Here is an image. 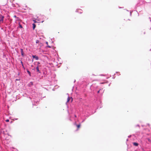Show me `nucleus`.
I'll return each instance as SVG.
<instances>
[{"mask_svg": "<svg viewBox=\"0 0 151 151\" xmlns=\"http://www.w3.org/2000/svg\"><path fill=\"white\" fill-rule=\"evenodd\" d=\"M34 22H36L35 20H34Z\"/></svg>", "mask_w": 151, "mask_h": 151, "instance_id": "obj_17", "label": "nucleus"}, {"mask_svg": "<svg viewBox=\"0 0 151 151\" xmlns=\"http://www.w3.org/2000/svg\"><path fill=\"white\" fill-rule=\"evenodd\" d=\"M6 122H9V120L8 119H7L5 121Z\"/></svg>", "mask_w": 151, "mask_h": 151, "instance_id": "obj_12", "label": "nucleus"}, {"mask_svg": "<svg viewBox=\"0 0 151 151\" xmlns=\"http://www.w3.org/2000/svg\"><path fill=\"white\" fill-rule=\"evenodd\" d=\"M76 126V127H77L78 129L80 127L81 124H79L77 125Z\"/></svg>", "mask_w": 151, "mask_h": 151, "instance_id": "obj_6", "label": "nucleus"}, {"mask_svg": "<svg viewBox=\"0 0 151 151\" xmlns=\"http://www.w3.org/2000/svg\"><path fill=\"white\" fill-rule=\"evenodd\" d=\"M133 144L134 145L136 146H137L138 145V143L137 142H133Z\"/></svg>", "mask_w": 151, "mask_h": 151, "instance_id": "obj_4", "label": "nucleus"}, {"mask_svg": "<svg viewBox=\"0 0 151 151\" xmlns=\"http://www.w3.org/2000/svg\"><path fill=\"white\" fill-rule=\"evenodd\" d=\"M39 40H37L36 41V43H39Z\"/></svg>", "mask_w": 151, "mask_h": 151, "instance_id": "obj_11", "label": "nucleus"}, {"mask_svg": "<svg viewBox=\"0 0 151 151\" xmlns=\"http://www.w3.org/2000/svg\"><path fill=\"white\" fill-rule=\"evenodd\" d=\"M72 100H71V102H72V101H73V99L72 98Z\"/></svg>", "mask_w": 151, "mask_h": 151, "instance_id": "obj_16", "label": "nucleus"}, {"mask_svg": "<svg viewBox=\"0 0 151 151\" xmlns=\"http://www.w3.org/2000/svg\"><path fill=\"white\" fill-rule=\"evenodd\" d=\"M70 98L69 97H68L67 99V102H69L70 100Z\"/></svg>", "mask_w": 151, "mask_h": 151, "instance_id": "obj_9", "label": "nucleus"}, {"mask_svg": "<svg viewBox=\"0 0 151 151\" xmlns=\"http://www.w3.org/2000/svg\"><path fill=\"white\" fill-rule=\"evenodd\" d=\"M99 91H100V90H99L98 91V93H99Z\"/></svg>", "mask_w": 151, "mask_h": 151, "instance_id": "obj_15", "label": "nucleus"}, {"mask_svg": "<svg viewBox=\"0 0 151 151\" xmlns=\"http://www.w3.org/2000/svg\"><path fill=\"white\" fill-rule=\"evenodd\" d=\"M19 27L21 28H22V25H21L20 24V23H19Z\"/></svg>", "mask_w": 151, "mask_h": 151, "instance_id": "obj_10", "label": "nucleus"}, {"mask_svg": "<svg viewBox=\"0 0 151 151\" xmlns=\"http://www.w3.org/2000/svg\"><path fill=\"white\" fill-rule=\"evenodd\" d=\"M4 17L2 16H0V23H2L3 22Z\"/></svg>", "mask_w": 151, "mask_h": 151, "instance_id": "obj_1", "label": "nucleus"}, {"mask_svg": "<svg viewBox=\"0 0 151 151\" xmlns=\"http://www.w3.org/2000/svg\"><path fill=\"white\" fill-rule=\"evenodd\" d=\"M27 72L28 73L29 75V76H31V73L28 70H27Z\"/></svg>", "mask_w": 151, "mask_h": 151, "instance_id": "obj_8", "label": "nucleus"}, {"mask_svg": "<svg viewBox=\"0 0 151 151\" xmlns=\"http://www.w3.org/2000/svg\"><path fill=\"white\" fill-rule=\"evenodd\" d=\"M14 17H16V15H14Z\"/></svg>", "mask_w": 151, "mask_h": 151, "instance_id": "obj_14", "label": "nucleus"}, {"mask_svg": "<svg viewBox=\"0 0 151 151\" xmlns=\"http://www.w3.org/2000/svg\"><path fill=\"white\" fill-rule=\"evenodd\" d=\"M32 57L34 58H35V59L37 60H38V59H39V58H38V56H36V55H33Z\"/></svg>", "mask_w": 151, "mask_h": 151, "instance_id": "obj_2", "label": "nucleus"}, {"mask_svg": "<svg viewBox=\"0 0 151 151\" xmlns=\"http://www.w3.org/2000/svg\"><path fill=\"white\" fill-rule=\"evenodd\" d=\"M36 70H37V72H38L39 73H40V70H39V67H38V66H37V67L36 68Z\"/></svg>", "mask_w": 151, "mask_h": 151, "instance_id": "obj_3", "label": "nucleus"}, {"mask_svg": "<svg viewBox=\"0 0 151 151\" xmlns=\"http://www.w3.org/2000/svg\"><path fill=\"white\" fill-rule=\"evenodd\" d=\"M21 52L22 55V56H23L24 55V52H23V49H21Z\"/></svg>", "mask_w": 151, "mask_h": 151, "instance_id": "obj_5", "label": "nucleus"}, {"mask_svg": "<svg viewBox=\"0 0 151 151\" xmlns=\"http://www.w3.org/2000/svg\"><path fill=\"white\" fill-rule=\"evenodd\" d=\"M75 117H76V115H75Z\"/></svg>", "mask_w": 151, "mask_h": 151, "instance_id": "obj_18", "label": "nucleus"}, {"mask_svg": "<svg viewBox=\"0 0 151 151\" xmlns=\"http://www.w3.org/2000/svg\"><path fill=\"white\" fill-rule=\"evenodd\" d=\"M32 25H33V29H35V27H36V25L35 24H32Z\"/></svg>", "mask_w": 151, "mask_h": 151, "instance_id": "obj_7", "label": "nucleus"}, {"mask_svg": "<svg viewBox=\"0 0 151 151\" xmlns=\"http://www.w3.org/2000/svg\"><path fill=\"white\" fill-rule=\"evenodd\" d=\"M21 63H22V66H24L23 65V64L22 62V61H21Z\"/></svg>", "mask_w": 151, "mask_h": 151, "instance_id": "obj_13", "label": "nucleus"}]
</instances>
